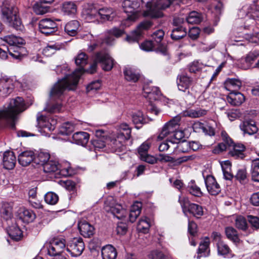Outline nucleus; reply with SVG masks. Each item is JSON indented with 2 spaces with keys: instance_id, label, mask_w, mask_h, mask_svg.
I'll return each instance as SVG.
<instances>
[{
  "instance_id": "nucleus-1",
  "label": "nucleus",
  "mask_w": 259,
  "mask_h": 259,
  "mask_svg": "<svg viewBox=\"0 0 259 259\" xmlns=\"http://www.w3.org/2000/svg\"><path fill=\"white\" fill-rule=\"evenodd\" d=\"M69 84L65 80H59L52 88L50 94V100L47 103L45 110L50 113L60 112L62 105L59 101L62 100L64 91L66 90H73L75 89H70Z\"/></svg>"
},
{
  "instance_id": "nucleus-2",
  "label": "nucleus",
  "mask_w": 259,
  "mask_h": 259,
  "mask_svg": "<svg viewBox=\"0 0 259 259\" xmlns=\"http://www.w3.org/2000/svg\"><path fill=\"white\" fill-rule=\"evenodd\" d=\"M25 110L24 100L21 97H18L11 100L7 106L0 110V120L11 122V128H15L14 120L16 115Z\"/></svg>"
},
{
  "instance_id": "nucleus-3",
  "label": "nucleus",
  "mask_w": 259,
  "mask_h": 259,
  "mask_svg": "<svg viewBox=\"0 0 259 259\" xmlns=\"http://www.w3.org/2000/svg\"><path fill=\"white\" fill-rule=\"evenodd\" d=\"M2 19L9 26L19 31H22L24 26L18 15V8L14 6L4 3L2 8Z\"/></svg>"
},
{
  "instance_id": "nucleus-4",
  "label": "nucleus",
  "mask_w": 259,
  "mask_h": 259,
  "mask_svg": "<svg viewBox=\"0 0 259 259\" xmlns=\"http://www.w3.org/2000/svg\"><path fill=\"white\" fill-rule=\"evenodd\" d=\"M88 57L87 54L83 52H81L78 54L75 59V62L77 66L80 67L76 69L71 74L66 75L61 80H66L68 84H70V89H75L78 80L81 74L85 72L84 66L88 63Z\"/></svg>"
},
{
  "instance_id": "nucleus-5",
  "label": "nucleus",
  "mask_w": 259,
  "mask_h": 259,
  "mask_svg": "<svg viewBox=\"0 0 259 259\" xmlns=\"http://www.w3.org/2000/svg\"><path fill=\"white\" fill-rule=\"evenodd\" d=\"M98 63L101 64V67L104 70L109 71L113 68L114 60L108 53L105 51L99 52L96 55L94 62L86 71L90 74L95 73L97 70Z\"/></svg>"
},
{
  "instance_id": "nucleus-6",
  "label": "nucleus",
  "mask_w": 259,
  "mask_h": 259,
  "mask_svg": "<svg viewBox=\"0 0 259 259\" xmlns=\"http://www.w3.org/2000/svg\"><path fill=\"white\" fill-rule=\"evenodd\" d=\"M140 2L137 0H124L122 7L125 13L127 14V19L131 21H136L140 16Z\"/></svg>"
},
{
  "instance_id": "nucleus-7",
  "label": "nucleus",
  "mask_w": 259,
  "mask_h": 259,
  "mask_svg": "<svg viewBox=\"0 0 259 259\" xmlns=\"http://www.w3.org/2000/svg\"><path fill=\"white\" fill-rule=\"evenodd\" d=\"M179 121L180 119L179 118L175 117L166 122L160 131L157 139L162 140L168 136L172 135L173 133L179 127Z\"/></svg>"
},
{
  "instance_id": "nucleus-8",
  "label": "nucleus",
  "mask_w": 259,
  "mask_h": 259,
  "mask_svg": "<svg viewBox=\"0 0 259 259\" xmlns=\"http://www.w3.org/2000/svg\"><path fill=\"white\" fill-rule=\"evenodd\" d=\"M84 249V244L81 238H74L67 246L66 250L72 257L80 256Z\"/></svg>"
},
{
  "instance_id": "nucleus-9",
  "label": "nucleus",
  "mask_w": 259,
  "mask_h": 259,
  "mask_svg": "<svg viewBox=\"0 0 259 259\" xmlns=\"http://www.w3.org/2000/svg\"><path fill=\"white\" fill-rule=\"evenodd\" d=\"M38 25L39 31L46 35L53 34L58 30L57 24L51 18H45L40 20Z\"/></svg>"
},
{
  "instance_id": "nucleus-10",
  "label": "nucleus",
  "mask_w": 259,
  "mask_h": 259,
  "mask_svg": "<svg viewBox=\"0 0 259 259\" xmlns=\"http://www.w3.org/2000/svg\"><path fill=\"white\" fill-rule=\"evenodd\" d=\"M152 25V23L149 20L141 22L130 35L127 36V41L130 42L138 41L142 35L143 31L150 28Z\"/></svg>"
},
{
  "instance_id": "nucleus-11",
  "label": "nucleus",
  "mask_w": 259,
  "mask_h": 259,
  "mask_svg": "<svg viewBox=\"0 0 259 259\" xmlns=\"http://www.w3.org/2000/svg\"><path fill=\"white\" fill-rule=\"evenodd\" d=\"M65 240L63 238H54L51 240L48 247V253L54 255L62 253L65 248Z\"/></svg>"
},
{
  "instance_id": "nucleus-12",
  "label": "nucleus",
  "mask_w": 259,
  "mask_h": 259,
  "mask_svg": "<svg viewBox=\"0 0 259 259\" xmlns=\"http://www.w3.org/2000/svg\"><path fill=\"white\" fill-rule=\"evenodd\" d=\"M110 199L109 200H107L106 202L107 204L108 201H110L109 206H106V210L111 212L114 216L119 220H121L125 217L126 214V210L123 209L120 204L116 203L112 197H110Z\"/></svg>"
},
{
  "instance_id": "nucleus-13",
  "label": "nucleus",
  "mask_w": 259,
  "mask_h": 259,
  "mask_svg": "<svg viewBox=\"0 0 259 259\" xmlns=\"http://www.w3.org/2000/svg\"><path fill=\"white\" fill-rule=\"evenodd\" d=\"M14 88L13 80L0 73V95L7 96Z\"/></svg>"
},
{
  "instance_id": "nucleus-14",
  "label": "nucleus",
  "mask_w": 259,
  "mask_h": 259,
  "mask_svg": "<svg viewBox=\"0 0 259 259\" xmlns=\"http://www.w3.org/2000/svg\"><path fill=\"white\" fill-rule=\"evenodd\" d=\"M245 146L240 143H233L227 149L230 156L235 158L243 159L245 157Z\"/></svg>"
},
{
  "instance_id": "nucleus-15",
  "label": "nucleus",
  "mask_w": 259,
  "mask_h": 259,
  "mask_svg": "<svg viewBox=\"0 0 259 259\" xmlns=\"http://www.w3.org/2000/svg\"><path fill=\"white\" fill-rule=\"evenodd\" d=\"M221 137L223 142L219 143L213 150L214 153H220V152L226 150L230 147V145H232V144L234 143L232 139L225 131H222Z\"/></svg>"
},
{
  "instance_id": "nucleus-16",
  "label": "nucleus",
  "mask_w": 259,
  "mask_h": 259,
  "mask_svg": "<svg viewBox=\"0 0 259 259\" xmlns=\"http://www.w3.org/2000/svg\"><path fill=\"white\" fill-rule=\"evenodd\" d=\"M205 184L210 195H217L221 192L220 186L213 176H207L205 179Z\"/></svg>"
},
{
  "instance_id": "nucleus-17",
  "label": "nucleus",
  "mask_w": 259,
  "mask_h": 259,
  "mask_svg": "<svg viewBox=\"0 0 259 259\" xmlns=\"http://www.w3.org/2000/svg\"><path fill=\"white\" fill-rule=\"evenodd\" d=\"M177 85L180 91L186 92L188 94L190 93L188 90L192 83V79L189 77L186 74L182 73L178 75L177 77Z\"/></svg>"
},
{
  "instance_id": "nucleus-18",
  "label": "nucleus",
  "mask_w": 259,
  "mask_h": 259,
  "mask_svg": "<svg viewBox=\"0 0 259 259\" xmlns=\"http://www.w3.org/2000/svg\"><path fill=\"white\" fill-rule=\"evenodd\" d=\"M78 227L81 235L84 237L90 238L94 234V226L85 220L80 221L78 224Z\"/></svg>"
},
{
  "instance_id": "nucleus-19",
  "label": "nucleus",
  "mask_w": 259,
  "mask_h": 259,
  "mask_svg": "<svg viewBox=\"0 0 259 259\" xmlns=\"http://www.w3.org/2000/svg\"><path fill=\"white\" fill-rule=\"evenodd\" d=\"M4 167L7 169H12L15 166L16 162V156L14 153L11 151H7L3 155Z\"/></svg>"
},
{
  "instance_id": "nucleus-20",
  "label": "nucleus",
  "mask_w": 259,
  "mask_h": 259,
  "mask_svg": "<svg viewBox=\"0 0 259 259\" xmlns=\"http://www.w3.org/2000/svg\"><path fill=\"white\" fill-rule=\"evenodd\" d=\"M37 120L39 127L44 130H47L51 132L54 131L55 128L56 121L52 120V122H50L49 119L47 117L40 115V113L37 114Z\"/></svg>"
},
{
  "instance_id": "nucleus-21",
  "label": "nucleus",
  "mask_w": 259,
  "mask_h": 259,
  "mask_svg": "<svg viewBox=\"0 0 259 259\" xmlns=\"http://www.w3.org/2000/svg\"><path fill=\"white\" fill-rule=\"evenodd\" d=\"M208 110L197 107L196 108L188 109L183 112V115L185 117H189L192 118H197L203 117L207 114Z\"/></svg>"
},
{
  "instance_id": "nucleus-22",
  "label": "nucleus",
  "mask_w": 259,
  "mask_h": 259,
  "mask_svg": "<svg viewBox=\"0 0 259 259\" xmlns=\"http://www.w3.org/2000/svg\"><path fill=\"white\" fill-rule=\"evenodd\" d=\"M240 128L244 134L251 135L256 133L258 131L254 121L249 119L245 120L240 125Z\"/></svg>"
},
{
  "instance_id": "nucleus-23",
  "label": "nucleus",
  "mask_w": 259,
  "mask_h": 259,
  "mask_svg": "<svg viewBox=\"0 0 259 259\" xmlns=\"http://www.w3.org/2000/svg\"><path fill=\"white\" fill-rule=\"evenodd\" d=\"M18 160L22 166H27L33 160L34 161V153L32 151H24L19 155Z\"/></svg>"
},
{
  "instance_id": "nucleus-24",
  "label": "nucleus",
  "mask_w": 259,
  "mask_h": 259,
  "mask_svg": "<svg viewBox=\"0 0 259 259\" xmlns=\"http://www.w3.org/2000/svg\"><path fill=\"white\" fill-rule=\"evenodd\" d=\"M227 102L233 106H239L245 100L244 95L240 92L233 91L227 97Z\"/></svg>"
},
{
  "instance_id": "nucleus-25",
  "label": "nucleus",
  "mask_w": 259,
  "mask_h": 259,
  "mask_svg": "<svg viewBox=\"0 0 259 259\" xmlns=\"http://www.w3.org/2000/svg\"><path fill=\"white\" fill-rule=\"evenodd\" d=\"M42 167L44 171L49 174H57L61 172L58 162L52 158L46 163Z\"/></svg>"
},
{
  "instance_id": "nucleus-26",
  "label": "nucleus",
  "mask_w": 259,
  "mask_h": 259,
  "mask_svg": "<svg viewBox=\"0 0 259 259\" xmlns=\"http://www.w3.org/2000/svg\"><path fill=\"white\" fill-rule=\"evenodd\" d=\"M89 138L90 135L87 132H76L72 136V142L77 145L85 146L88 143Z\"/></svg>"
},
{
  "instance_id": "nucleus-27",
  "label": "nucleus",
  "mask_w": 259,
  "mask_h": 259,
  "mask_svg": "<svg viewBox=\"0 0 259 259\" xmlns=\"http://www.w3.org/2000/svg\"><path fill=\"white\" fill-rule=\"evenodd\" d=\"M18 217L23 222L29 223L33 221L35 214L32 210L23 207L19 209Z\"/></svg>"
},
{
  "instance_id": "nucleus-28",
  "label": "nucleus",
  "mask_w": 259,
  "mask_h": 259,
  "mask_svg": "<svg viewBox=\"0 0 259 259\" xmlns=\"http://www.w3.org/2000/svg\"><path fill=\"white\" fill-rule=\"evenodd\" d=\"M99 17L103 20L112 21L116 16V12L112 8H103L98 10Z\"/></svg>"
},
{
  "instance_id": "nucleus-29",
  "label": "nucleus",
  "mask_w": 259,
  "mask_h": 259,
  "mask_svg": "<svg viewBox=\"0 0 259 259\" xmlns=\"http://www.w3.org/2000/svg\"><path fill=\"white\" fill-rule=\"evenodd\" d=\"M103 259H115L117 256L116 249L111 245H107L102 249Z\"/></svg>"
},
{
  "instance_id": "nucleus-30",
  "label": "nucleus",
  "mask_w": 259,
  "mask_h": 259,
  "mask_svg": "<svg viewBox=\"0 0 259 259\" xmlns=\"http://www.w3.org/2000/svg\"><path fill=\"white\" fill-rule=\"evenodd\" d=\"M209 241L206 239L201 242L197 250V258L206 257L209 255L210 249L209 248Z\"/></svg>"
},
{
  "instance_id": "nucleus-31",
  "label": "nucleus",
  "mask_w": 259,
  "mask_h": 259,
  "mask_svg": "<svg viewBox=\"0 0 259 259\" xmlns=\"http://www.w3.org/2000/svg\"><path fill=\"white\" fill-rule=\"evenodd\" d=\"M143 91L150 99L158 100L161 96V92L157 87H153L152 88H149L147 86L145 85L143 87Z\"/></svg>"
},
{
  "instance_id": "nucleus-32",
  "label": "nucleus",
  "mask_w": 259,
  "mask_h": 259,
  "mask_svg": "<svg viewBox=\"0 0 259 259\" xmlns=\"http://www.w3.org/2000/svg\"><path fill=\"white\" fill-rule=\"evenodd\" d=\"M79 26L78 21L72 20L65 25L64 30L68 35L73 36L77 34Z\"/></svg>"
},
{
  "instance_id": "nucleus-33",
  "label": "nucleus",
  "mask_w": 259,
  "mask_h": 259,
  "mask_svg": "<svg viewBox=\"0 0 259 259\" xmlns=\"http://www.w3.org/2000/svg\"><path fill=\"white\" fill-rule=\"evenodd\" d=\"M10 56L13 58L21 60L26 54V50L24 48L16 46L8 49Z\"/></svg>"
},
{
  "instance_id": "nucleus-34",
  "label": "nucleus",
  "mask_w": 259,
  "mask_h": 259,
  "mask_svg": "<svg viewBox=\"0 0 259 259\" xmlns=\"http://www.w3.org/2000/svg\"><path fill=\"white\" fill-rule=\"evenodd\" d=\"M242 10L246 12L248 17L252 18L253 20H259V10L257 9L255 4L243 6Z\"/></svg>"
},
{
  "instance_id": "nucleus-35",
  "label": "nucleus",
  "mask_w": 259,
  "mask_h": 259,
  "mask_svg": "<svg viewBox=\"0 0 259 259\" xmlns=\"http://www.w3.org/2000/svg\"><path fill=\"white\" fill-rule=\"evenodd\" d=\"M156 44L154 41L153 42L152 41L146 40L142 43L140 45V47L142 50L146 52L157 50V51L161 52L163 54H165L166 50L164 48L159 50V47L156 48Z\"/></svg>"
},
{
  "instance_id": "nucleus-36",
  "label": "nucleus",
  "mask_w": 259,
  "mask_h": 259,
  "mask_svg": "<svg viewBox=\"0 0 259 259\" xmlns=\"http://www.w3.org/2000/svg\"><path fill=\"white\" fill-rule=\"evenodd\" d=\"M7 233L10 238L15 241H19L22 236L20 229L16 225H12L7 229Z\"/></svg>"
},
{
  "instance_id": "nucleus-37",
  "label": "nucleus",
  "mask_w": 259,
  "mask_h": 259,
  "mask_svg": "<svg viewBox=\"0 0 259 259\" xmlns=\"http://www.w3.org/2000/svg\"><path fill=\"white\" fill-rule=\"evenodd\" d=\"M62 11L65 15H74L77 12V6L73 2H65L62 4Z\"/></svg>"
},
{
  "instance_id": "nucleus-38",
  "label": "nucleus",
  "mask_w": 259,
  "mask_h": 259,
  "mask_svg": "<svg viewBox=\"0 0 259 259\" xmlns=\"http://www.w3.org/2000/svg\"><path fill=\"white\" fill-rule=\"evenodd\" d=\"M128 139H122L119 138V135H117L116 138L111 141L112 147L115 152H123L125 150V147L124 143Z\"/></svg>"
},
{
  "instance_id": "nucleus-39",
  "label": "nucleus",
  "mask_w": 259,
  "mask_h": 259,
  "mask_svg": "<svg viewBox=\"0 0 259 259\" xmlns=\"http://www.w3.org/2000/svg\"><path fill=\"white\" fill-rule=\"evenodd\" d=\"M225 234L227 238L236 244L240 242V240L239 238L238 232L232 227H226L225 228Z\"/></svg>"
},
{
  "instance_id": "nucleus-40",
  "label": "nucleus",
  "mask_w": 259,
  "mask_h": 259,
  "mask_svg": "<svg viewBox=\"0 0 259 259\" xmlns=\"http://www.w3.org/2000/svg\"><path fill=\"white\" fill-rule=\"evenodd\" d=\"M187 212H189L197 219L200 218L204 213L203 207L197 204L193 203L190 204L188 209L187 210Z\"/></svg>"
},
{
  "instance_id": "nucleus-41",
  "label": "nucleus",
  "mask_w": 259,
  "mask_h": 259,
  "mask_svg": "<svg viewBox=\"0 0 259 259\" xmlns=\"http://www.w3.org/2000/svg\"><path fill=\"white\" fill-rule=\"evenodd\" d=\"M119 138L122 139H130L131 136V128L126 123H123L119 126Z\"/></svg>"
},
{
  "instance_id": "nucleus-42",
  "label": "nucleus",
  "mask_w": 259,
  "mask_h": 259,
  "mask_svg": "<svg viewBox=\"0 0 259 259\" xmlns=\"http://www.w3.org/2000/svg\"><path fill=\"white\" fill-rule=\"evenodd\" d=\"M187 34V30L183 26L176 27L174 28L171 33V37L173 40H178L184 37Z\"/></svg>"
},
{
  "instance_id": "nucleus-43",
  "label": "nucleus",
  "mask_w": 259,
  "mask_h": 259,
  "mask_svg": "<svg viewBox=\"0 0 259 259\" xmlns=\"http://www.w3.org/2000/svg\"><path fill=\"white\" fill-rule=\"evenodd\" d=\"M141 204L137 202L134 204L131 209L129 214V220L131 223H134L141 213Z\"/></svg>"
},
{
  "instance_id": "nucleus-44",
  "label": "nucleus",
  "mask_w": 259,
  "mask_h": 259,
  "mask_svg": "<svg viewBox=\"0 0 259 259\" xmlns=\"http://www.w3.org/2000/svg\"><path fill=\"white\" fill-rule=\"evenodd\" d=\"M202 19L201 14L196 11H192L190 12L188 16L186 18V20L189 24H196L201 22Z\"/></svg>"
},
{
  "instance_id": "nucleus-45",
  "label": "nucleus",
  "mask_w": 259,
  "mask_h": 259,
  "mask_svg": "<svg viewBox=\"0 0 259 259\" xmlns=\"http://www.w3.org/2000/svg\"><path fill=\"white\" fill-rule=\"evenodd\" d=\"M187 191L191 195L197 197H200L203 195V193L200 188L196 185L194 181H191L187 187Z\"/></svg>"
},
{
  "instance_id": "nucleus-46",
  "label": "nucleus",
  "mask_w": 259,
  "mask_h": 259,
  "mask_svg": "<svg viewBox=\"0 0 259 259\" xmlns=\"http://www.w3.org/2000/svg\"><path fill=\"white\" fill-rule=\"evenodd\" d=\"M52 159L49 153L46 152H40L36 156H34V163L43 166L45 164Z\"/></svg>"
},
{
  "instance_id": "nucleus-47",
  "label": "nucleus",
  "mask_w": 259,
  "mask_h": 259,
  "mask_svg": "<svg viewBox=\"0 0 259 259\" xmlns=\"http://www.w3.org/2000/svg\"><path fill=\"white\" fill-rule=\"evenodd\" d=\"M150 227L149 220L147 217L141 218L137 225V230L139 232L146 233Z\"/></svg>"
},
{
  "instance_id": "nucleus-48",
  "label": "nucleus",
  "mask_w": 259,
  "mask_h": 259,
  "mask_svg": "<svg viewBox=\"0 0 259 259\" xmlns=\"http://www.w3.org/2000/svg\"><path fill=\"white\" fill-rule=\"evenodd\" d=\"M217 246L218 253L220 255L227 257L231 253L230 248L224 241L217 243Z\"/></svg>"
},
{
  "instance_id": "nucleus-49",
  "label": "nucleus",
  "mask_w": 259,
  "mask_h": 259,
  "mask_svg": "<svg viewBox=\"0 0 259 259\" xmlns=\"http://www.w3.org/2000/svg\"><path fill=\"white\" fill-rule=\"evenodd\" d=\"M125 78L130 81L135 82L137 81L139 78V74L131 68H126L123 71Z\"/></svg>"
},
{
  "instance_id": "nucleus-50",
  "label": "nucleus",
  "mask_w": 259,
  "mask_h": 259,
  "mask_svg": "<svg viewBox=\"0 0 259 259\" xmlns=\"http://www.w3.org/2000/svg\"><path fill=\"white\" fill-rule=\"evenodd\" d=\"M241 81L236 78H228L225 82L226 88L229 90H239L241 87Z\"/></svg>"
},
{
  "instance_id": "nucleus-51",
  "label": "nucleus",
  "mask_w": 259,
  "mask_h": 259,
  "mask_svg": "<svg viewBox=\"0 0 259 259\" xmlns=\"http://www.w3.org/2000/svg\"><path fill=\"white\" fill-rule=\"evenodd\" d=\"M1 39L9 44L11 47L17 46L18 44H22V40L14 35H8L1 38Z\"/></svg>"
},
{
  "instance_id": "nucleus-52",
  "label": "nucleus",
  "mask_w": 259,
  "mask_h": 259,
  "mask_svg": "<svg viewBox=\"0 0 259 259\" xmlns=\"http://www.w3.org/2000/svg\"><path fill=\"white\" fill-rule=\"evenodd\" d=\"M132 118L134 124L136 125V127L138 129L140 128V127L138 126V124H143L146 123L143 113L140 111L133 113L132 115Z\"/></svg>"
},
{
  "instance_id": "nucleus-53",
  "label": "nucleus",
  "mask_w": 259,
  "mask_h": 259,
  "mask_svg": "<svg viewBox=\"0 0 259 259\" xmlns=\"http://www.w3.org/2000/svg\"><path fill=\"white\" fill-rule=\"evenodd\" d=\"M74 125L69 122L63 123L59 127V133L62 135H68L74 131Z\"/></svg>"
},
{
  "instance_id": "nucleus-54",
  "label": "nucleus",
  "mask_w": 259,
  "mask_h": 259,
  "mask_svg": "<svg viewBox=\"0 0 259 259\" xmlns=\"http://www.w3.org/2000/svg\"><path fill=\"white\" fill-rule=\"evenodd\" d=\"M99 18L98 10L96 9H91L87 12L85 19L88 22H94Z\"/></svg>"
},
{
  "instance_id": "nucleus-55",
  "label": "nucleus",
  "mask_w": 259,
  "mask_h": 259,
  "mask_svg": "<svg viewBox=\"0 0 259 259\" xmlns=\"http://www.w3.org/2000/svg\"><path fill=\"white\" fill-rule=\"evenodd\" d=\"M58 200V196L54 192H49L45 195V200L48 204L55 205L57 203Z\"/></svg>"
},
{
  "instance_id": "nucleus-56",
  "label": "nucleus",
  "mask_w": 259,
  "mask_h": 259,
  "mask_svg": "<svg viewBox=\"0 0 259 259\" xmlns=\"http://www.w3.org/2000/svg\"><path fill=\"white\" fill-rule=\"evenodd\" d=\"M164 32L162 29H158L153 33L152 37L154 42L156 44L158 47L160 45V42L163 38Z\"/></svg>"
},
{
  "instance_id": "nucleus-57",
  "label": "nucleus",
  "mask_w": 259,
  "mask_h": 259,
  "mask_svg": "<svg viewBox=\"0 0 259 259\" xmlns=\"http://www.w3.org/2000/svg\"><path fill=\"white\" fill-rule=\"evenodd\" d=\"M1 212L5 219L8 220L12 216V208L9 204L4 205L1 209Z\"/></svg>"
},
{
  "instance_id": "nucleus-58",
  "label": "nucleus",
  "mask_w": 259,
  "mask_h": 259,
  "mask_svg": "<svg viewBox=\"0 0 259 259\" xmlns=\"http://www.w3.org/2000/svg\"><path fill=\"white\" fill-rule=\"evenodd\" d=\"M204 66L203 63L198 61H194L190 64L189 69L190 72L196 73L201 70Z\"/></svg>"
},
{
  "instance_id": "nucleus-59",
  "label": "nucleus",
  "mask_w": 259,
  "mask_h": 259,
  "mask_svg": "<svg viewBox=\"0 0 259 259\" xmlns=\"http://www.w3.org/2000/svg\"><path fill=\"white\" fill-rule=\"evenodd\" d=\"M171 136L174 138V139L169 140L170 143L172 144H177L184 137V133L182 131L176 130Z\"/></svg>"
},
{
  "instance_id": "nucleus-60",
  "label": "nucleus",
  "mask_w": 259,
  "mask_h": 259,
  "mask_svg": "<svg viewBox=\"0 0 259 259\" xmlns=\"http://www.w3.org/2000/svg\"><path fill=\"white\" fill-rule=\"evenodd\" d=\"M235 225L236 227L242 230H245L247 229V222L245 219L242 216H238L235 220Z\"/></svg>"
},
{
  "instance_id": "nucleus-61",
  "label": "nucleus",
  "mask_w": 259,
  "mask_h": 259,
  "mask_svg": "<svg viewBox=\"0 0 259 259\" xmlns=\"http://www.w3.org/2000/svg\"><path fill=\"white\" fill-rule=\"evenodd\" d=\"M179 202L181 205L183 211L185 213L187 212V210L188 209L190 204L192 203L190 202L188 198L181 196H179Z\"/></svg>"
},
{
  "instance_id": "nucleus-62",
  "label": "nucleus",
  "mask_w": 259,
  "mask_h": 259,
  "mask_svg": "<svg viewBox=\"0 0 259 259\" xmlns=\"http://www.w3.org/2000/svg\"><path fill=\"white\" fill-rule=\"evenodd\" d=\"M59 49V48L55 45H48L43 49L42 53L45 56L49 57L54 54L56 52V50Z\"/></svg>"
},
{
  "instance_id": "nucleus-63",
  "label": "nucleus",
  "mask_w": 259,
  "mask_h": 259,
  "mask_svg": "<svg viewBox=\"0 0 259 259\" xmlns=\"http://www.w3.org/2000/svg\"><path fill=\"white\" fill-rule=\"evenodd\" d=\"M150 259H168V256L162 252L158 250H153L149 255Z\"/></svg>"
},
{
  "instance_id": "nucleus-64",
  "label": "nucleus",
  "mask_w": 259,
  "mask_h": 259,
  "mask_svg": "<svg viewBox=\"0 0 259 259\" xmlns=\"http://www.w3.org/2000/svg\"><path fill=\"white\" fill-rule=\"evenodd\" d=\"M149 147L150 145L148 142H144L139 147L138 149V153L140 158L143 157V156L148 154L147 152Z\"/></svg>"
}]
</instances>
